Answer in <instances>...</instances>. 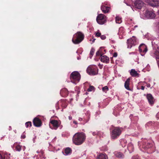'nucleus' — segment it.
Instances as JSON below:
<instances>
[{
  "label": "nucleus",
  "mask_w": 159,
  "mask_h": 159,
  "mask_svg": "<svg viewBox=\"0 0 159 159\" xmlns=\"http://www.w3.org/2000/svg\"><path fill=\"white\" fill-rule=\"evenodd\" d=\"M69 119L70 120H72V116H69Z\"/></svg>",
  "instance_id": "nucleus-42"
},
{
  "label": "nucleus",
  "mask_w": 159,
  "mask_h": 159,
  "mask_svg": "<svg viewBox=\"0 0 159 159\" xmlns=\"http://www.w3.org/2000/svg\"><path fill=\"white\" fill-rule=\"evenodd\" d=\"M158 114H159V112L157 114V116Z\"/></svg>",
  "instance_id": "nucleus-48"
},
{
  "label": "nucleus",
  "mask_w": 159,
  "mask_h": 159,
  "mask_svg": "<svg viewBox=\"0 0 159 159\" xmlns=\"http://www.w3.org/2000/svg\"><path fill=\"white\" fill-rule=\"evenodd\" d=\"M86 139V136L83 133H77L74 136L73 139V143L76 145L82 144Z\"/></svg>",
  "instance_id": "nucleus-1"
},
{
  "label": "nucleus",
  "mask_w": 159,
  "mask_h": 159,
  "mask_svg": "<svg viewBox=\"0 0 159 159\" xmlns=\"http://www.w3.org/2000/svg\"><path fill=\"white\" fill-rule=\"evenodd\" d=\"M121 129L119 127H115L112 130L111 137L113 139L117 138L121 133Z\"/></svg>",
  "instance_id": "nucleus-3"
},
{
  "label": "nucleus",
  "mask_w": 159,
  "mask_h": 159,
  "mask_svg": "<svg viewBox=\"0 0 159 159\" xmlns=\"http://www.w3.org/2000/svg\"><path fill=\"white\" fill-rule=\"evenodd\" d=\"M94 90V87L93 86H90L87 89L88 92H91Z\"/></svg>",
  "instance_id": "nucleus-31"
},
{
  "label": "nucleus",
  "mask_w": 159,
  "mask_h": 159,
  "mask_svg": "<svg viewBox=\"0 0 159 159\" xmlns=\"http://www.w3.org/2000/svg\"><path fill=\"white\" fill-rule=\"evenodd\" d=\"M145 17L148 19L154 18L156 16L155 13L152 11L146 10L144 12Z\"/></svg>",
  "instance_id": "nucleus-8"
},
{
  "label": "nucleus",
  "mask_w": 159,
  "mask_h": 159,
  "mask_svg": "<svg viewBox=\"0 0 159 159\" xmlns=\"http://www.w3.org/2000/svg\"><path fill=\"white\" fill-rule=\"evenodd\" d=\"M100 36L102 40H104V39H105L106 38V37L104 35H101V36Z\"/></svg>",
  "instance_id": "nucleus-34"
},
{
  "label": "nucleus",
  "mask_w": 159,
  "mask_h": 159,
  "mask_svg": "<svg viewBox=\"0 0 159 159\" xmlns=\"http://www.w3.org/2000/svg\"><path fill=\"white\" fill-rule=\"evenodd\" d=\"M37 153H39V152H38V151H37Z\"/></svg>",
  "instance_id": "nucleus-52"
},
{
  "label": "nucleus",
  "mask_w": 159,
  "mask_h": 159,
  "mask_svg": "<svg viewBox=\"0 0 159 159\" xmlns=\"http://www.w3.org/2000/svg\"><path fill=\"white\" fill-rule=\"evenodd\" d=\"M100 60L102 62L106 63H108L110 61L109 58L106 55L101 56Z\"/></svg>",
  "instance_id": "nucleus-16"
},
{
  "label": "nucleus",
  "mask_w": 159,
  "mask_h": 159,
  "mask_svg": "<svg viewBox=\"0 0 159 159\" xmlns=\"http://www.w3.org/2000/svg\"><path fill=\"white\" fill-rule=\"evenodd\" d=\"M139 50L141 55L143 56L147 51L148 49L145 45L142 44L139 47Z\"/></svg>",
  "instance_id": "nucleus-9"
},
{
  "label": "nucleus",
  "mask_w": 159,
  "mask_h": 159,
  "mask_svg": "<svg viewBox=\"0 0 159 159\" xmlns=\"http://www.w3.org/2000/svg\"><path fill=\"white\" fill-rule=\"evenodd\" d=\"M115 155L118 158H123L124 157V155L123 154L120 152H115L114 153Z\"/></svg>",
  "instance_id": "nucleus-23"
},
{
  "label": "nucleus",
  "mask_w": 159,
  "mask_h": 159,
  "mask_svg": "<svg viewBox=\"0 0 159 159\" xmlns=\"http://www.w3.org/2000/svg\"><path fill=\"white\" fill-rule=\"evenodd\" d=\"M84 37L83 33L80 32H77L74 35L72 41L75 44H79L83 40Z\"/></svg>",
  "instance_id": "nucleus-2"
},
{
  "label": "nucleus",
  "mask_w": 159,
  "mask_h": 159,
  "mask_svg": "<svg viewBox=\"0 0 159 159\" xmlns=\"http://www.w3.org/2000/svg\"><path fill=\"white\" fill-rule=\"evenodd\" d=\"M150 145V143H148V144L147 145V146L146 147H144L143 148L145 149H147L148 148H150V147H151V146Z\"/></svg>",
  "instance_id": "nucleus-33"
},
{
  "label": "nucleus",
  "mask_w": 159,
  "mask_h": 159,
  "mask_svg": "<svg viewBox=\"0 0 159 159\" xmlns=\"http://www.w3.org/2000/svg\"><path fill=\"white\" fill-rule=\"evenodd\" d=\"M95 40V39H93V40L92 41V43H93L94 42V41Z\"/></svg>",
  "instance_id": "nucleus-45"
},
{
  "label": "nucleus",
  "mask_w": 159,
  "mask_h": 159,
  "mask_svg": "<svg viewBox=\"0 0 159 159\" xmlns=\"http://www.w3.org/2000/svg\"><path fill=\"white\" fill-rule=\"evenodd\" d=\"M98 132L97 131H95V132H93V133H92V134H93V135H98Z\"/></svg>",
  "instance_id": "nucleus-35"
},
{
  "label": "nucleus",
  "mask_w": 159,
  "mask_h": 159,
  "mask_svg": "<svg viewBox=\"0 0 159 159\" xmlns=\"http://www.w3.org/2000/svg\"><path fill=\"white\" fill-rule=\"evenodd\" d=\"M50 123L52 125L54 129H57L59 126L60 123L56 120H51Z\"/></svg>",
  "instance_id": "nucleus-13"
},
{
  "label": "nucleus",
  "mask_w": 159,
  "mask_h": 159,
  "mask_svg": "<svg viewBox=\"0 0 159 159\" xmlns=\"http://www.w3.org/2000/svg\"><path fill=\"white\" fill-rule=\"evenodd\" d=\"M126 142V141L125 140H122L121 141V145H122V146H123V147H125V145H124V146H123L122 145V143H125V142Z\"/></svg>",
  "instance_id": "nucleus-36"
},
{
  "label": "nucleus",
  "mask_w": 159,
  "mask_h": 159,
  "mask_svg": "<svg viewBox=\"0 0 159 159\" xmlns=\"http://www.w3.org/2000/svg\"><path fill=\"white\" fill-rule=\"evenodd\" d=\"M106 16L102 14L98 15L96 18V20L98 23L100 25H103L107 21Z\"/></svg>",
  "instance_id": "nucleus-5"
},
{
  "label": "nucleus",
  "mask_w": 159,
  "mask_h": 159,
  "mask_svg": "<svg viewBox=\"0 0 159 159\" xmlns=\"http://www.w3.org/2000/svg\"><path fill=\"white\" fill-rule=\"evenodd\" d=\"M130 79L128 78L127 79L125 83V87L126 89L128 90H130V89L129 87Z\"/></svg>",
  "instance_id": "nucleus-20"
},
{
  "label": "nucleus",
  "mask_w": 159,
  "mask_h": 159,
  "mask_svg": "<svg viewBox=\"0 0 159 159\" xmlns=\"http://www.w3.org/2000/svg\"><path fill=\"white\" fill-rule=\"evenodd\" d=\"M126 3V5H128V6H129V5L128 4H127V3Z\"/></svg>",
  "instance_id": "nucleus-49"
},
{
  "label": "nucleus",
  "mask_w": 159,
  "mask_h": 159,
  "mask_svg": "<svg viewBox=\"0 0 159 159\" xmlns=\"http://www.w3.org/2000/svg\"><path fill=\"white\" fill-rule=\"evenodd\" d=\"M70 78L71 80L79 81L80 79V74L78 71H74L70 74Z\"/></svg>",
  "instance_id": "nucleus-6"
},
{
  "label": "nucleus",
  "mask_w": 159,
  "mask_h": 159,
  "mask_svg": "<svg viewBox=\"0 0 159 159\" xmlns=\"http://www.w3.org/2000/svg\"><path fill=\"white\" fill-rule=\"evenodd\" d=\"M87 72L91 75H95L98 74V69L95 66H90L86 70Z\"/></svg>",
  "instance_id": "nucleus-4"
},
{
  "label": "nucleus",
  "mask_w": 159,
  "mask_h": 159,
  "mask_svg": "<svg viewBox=\"0 0 159 159\" xmlns=\"http://www.w3.org/2000/svg\"><path fill=\"white\" fill-rule=\"evenodd\" d=\"M117 56V54L115 52L113 54V56L114 57H116Z\"/></svg>",
  "instance_id": "nucleus-39"
},
{
  "label": "nucleus",
  "mask_w": 159,
  "mask_h": 159,
  "mask_svg": "<svg viewBox=\"0 0 159 159\" xmlns=\"http://www.w3.org/2000/svg\"><path fill=\"white\" fill-rule=\"evenodd\" d=\"M79 120L80 121H81L82 120V119L81 118H79Z\"/></svg>",
  "instance_id": "nucleus-44"
},
{
  "label": "nucleus",
  "mask_w": 159,
  "mask_h": 159,
  "mask_svg": "<svg viewBox=\"0 0 159 159\" xmlns=\"http://www.w3.org/2000/svg\"><path fill=\"white\" fill-rule=\"evenodd\" d=\"M129 73L133 77H138L139 76V74L137 71L134 69H132L129 71Z\"/></svg>",
  "instance_id": "nucleus-14"
},
{
  "label": "nucleus",
  "mask_w": 159,
  "mask_h": 159,
  "mask_svg": "<svg viewBox=\"0 0 159 159\" xmlns=\"http://www.w3.org/2000/svg\"><path fill=\"white\" fill-rule=\"evenodd\" d=\"M102 48H101L100 49L96 52V56H100L101 57V56H102V54H103V53L102 52Z\"/></svg>",
  "instance_id": "nucleus-25"
},
{
  "label": "nucleus",
  "mask_w": 159,
  "mask_h": 159,
  "mask_svg": "<svg viewBox=\"0 0 159 159\" xmlns=\"http://www.w3.org/2000/svg\"><path fill=\"white\" fill-rule=\"evenodd\" d=\"M60 93L63 96H66L68 94V92L66 88H63L60 91Z\"/></svg>",
  "instance_id": "nucleus-17"
},
{
  "label": "nucleus",
  "mask_w": 159,
  "mask_h": 159,
  "mask_svg": "<svg viewBox=\"0 0 159 159\" xmlns=\"http://www.w3.org/2000/svg\"><path fill=\"white\" fill-rule=\"evenodd\" d=\"M149 2H148L151 6H159V0H149Z\"/></svg>",
  "instance_id": "nucleus-12"
},
{
  "label": "nucleus",
  "mask_w": 159,
  "mask_h": 159,
  "mask_svg": "<svg viewBox=\"0 0 159 159\" xmlns=\"http://www.w3.org/2000/svg\"><path fill=\"white\" fill-rule=\"evenodd\" d=\"M102 90L103 92L106 93L109 90L108 87L107 86H104L102 88Z\"/></svg>",
  "instance_id": "nucleus-27"
},
{
  "label": "nucleus",
  "mask_w": 159,
  "mask_h": 159,
  "mask_svg": "<svg viewBox=\"0 0 159 159\" xmlns=\"http://www.w3.org/2000/svg\"><path fill=\"white\" fill-rule=\"evenodd\" d=\"M154 56L157 59H159V52L158 51H156L154 53Z\"/></svg>",
  "instance_id": "nucleus-28"
},
{
  "label": "nucleus",
  "mask_w": 159,
  "mask_h": 159,
  "mask_svg": "<svg viewBox=\"0 0 159 159\" xmlns=\"http://www.w3.org/2000/svg\"><path fill=\"white\" fill-rule=\"evenodd\" d=\"M101 35V33L99 32V31L98 30L97 32L95 33V35L97 37H99Z\"/></svg>",
  "instance_id": "nucleus-32"
},
{
  "label": "nucleus",
  "mask_w": 159,
  "mask_h": 159,
  "mask_svg": "<svg viewBox=\"0 0 159 159\" xmlns=\"http://www.w3.org/2000/svg\"><path fill=\"white\" fill-rule=\"evenodd\" d=\"M0 159H5V157H3L0 154Z\"/></svg>",
  "instance_id": "nucleus-38"
},
{
  "label": "nucleus",
  "mask_w": 159,
  "mask_h": 159,
  "mask_svg": "<svg viewBox=\"0 0 159 159\" xmlns=\"http://www.w3.org/2000/svg\"><path fill=\"white\" fill-rule=\"evenodd\" d=\"M25 147L24 148H23V150H25Z\"/></svg>",
  "instance_id": "nucleus-47"
},
{
  "label": "nucleus",
  "mask_w": 159,
  "mask_h": 159,
  "mask_svg": "<svg viewBox=\"0 0 159 159\" xmlns=\"http://www.w3.org/2000/svg\"><path fill=\"white\" fill-rule=\"evenodd\" d=\"M147 87H150V84H147Z\"/></svg>",
  "instance_id": "nucleus-43"
},
{
  "label": "nucleus",
  "mask_w": 159,
  "mask_h": 159,
  "mask_svg": "<svg viewBox=\"0 0 159 159\" xmlns=\"http://www.w3.org/2000/svg\"><path fill=\"white\" fill-rule=\"evenodd\" d=\"M73 123H74L75 124H76V125L77 124V122L76 121H75V120H74L73 121Z\"/></svg>",
  "instance_id": "nucleus-41"
},
{
  "label": "nucleus",
  "mask_w": 159,
  "mask_h": 159,
  "mask_svg": "<svg viewBox=\"0 0 159 159\" xmlns=\"http://www.w3.org/2000/svg\"><path fill=\"white\" fill-rule=\"evenodd\" d=\"M137 27V25H135L134 26V27Z\"/></svg>",
  "instance_id": "nucleus-51"
},
{
  "label": "nucleus",
  "mask_w": 159,
  "mask_h": 159,
  "mask_svg": "<svg viewBox=\"0 0 159 159\" xmlns=\"http://www.w3.org/2000/svg\"><path fill=\"white\" fill-rule=\"evenodd\" d=\"M71 152L72 150L70 148H67L65 149L63 154L66 156L68 155L71 153Z\"/></svg>",
  "instance_id": "nucleus-21"
},
{
  "label": "nucleus",
  "mask_w": 159,
  "mask_h": 159,
  "mask_svg": "<svg viewBox=\"0 0 159 159\" xmlns=\"http://www.w3.org/2000/svg\"><path fill=\"white\" fill-rule=\"evenodd\" d=\"M136 43V39L134 36L127 40V48H131L133 46L135 45Z\"/></svg>",
  "instance_id": "nucleus-7"
},
{
  "label": "nucleus",
  "mask_w": 159,
  "mask_h": 159,
  "mask_svg": "<svg viewBox=\"0 0 159 159\" xmlns=\"http://www.w3.org/2000/svg\"><path fill=\"white\" fill-rule=\"evenodd\" d=\"M144 3L141 0H135L134 2V6L138 9H141L143 6Z\"/></svg>",
  "instance_id": "nucleus-10"
},
{
  "label": "nucleus",
  "mask_w": 159,
  "mask_h": 159,
  "mask_svg": "<svg viewBox=\"0 0 159 159\" xmlns=\"http://www.w3.org/2000/svg\"><path fill=\"white\" fill-rule=\"evenodd\" d=\"M132 159H139V158H135L134 157H132Z\"/></svg>",
  "instance_id": "nucleus-46"
},
{
  "label": "nucleus",
  "mask_w": 159,
  "mask_h": 159,
  "mask_svg": "<svg viewBox=\"0 0 159 159\" xmlns=\"http://www.w3.org/2000/svg\"><path fill=\"white\" fill-rule=\"evenodd\" d=\"M95 51V49L93 48H92L90 52V57L91 58L93 55Z\"/></svg>",
  "instance_id": "nucleus-29"
},
{
  "label": "nucleus",
  "mask_w": 159,
  "mask_h": 159,
  "mask_svg": "<svg viewBox=\"0 0 159 159\" xmlns=\"http://www.w3.org/2000/svg\"><path fill=\"white\" fill-rule=\"evenodd\" d=\"M14 147H15L16 151H20L21 150V146L19 144L17 143H15L14 144Z\"/></svg>",
  "instance_id": "nucleus-24"
},
{
  "label": "nucleus",
  "mask_w": 159,
  "mask_h": 159,
  "mask_svg": "<svg viewBox=\"0 0 159 159\" xmlns=\"http://www.w3.org/2000/svg\"><path fill=\"white\" fill-rule=\"evenodd\" d=\"M33 122L34 125L36 127H39L40 126L42 125L41 120L37 118H35L34 119Z\"/></svg>",
  "instance_id": "nucleus-11"
},
{
  "label": "nucleus",
  "mask_w": 159,
  "mask_h": 159,
  "mask_svg": "<svg viewBox=\"0 0 159 159\" xmlns=\"http://www.w3.org/2000/svg\"><path fill=\"white\" fill-rule=\"evenodd\" d=\"M116 21L117 23H121L122 22L121 18L119 16H116Z\"/></svg>",
  "instance_id": "nucleus-26"
},
{
  "label": "nucleus",
  "mask_w": 159,
  "mask_h": 159,
  "mask_svg": "<svg viewBox=\"0 0 159 159\" xmlns=\"http://www.w3.org/2000/svg\"><path fill=\"white\" fill-rule=\"evenodd\" d=\"M158 15H159V10L158 11Z\"/></svg>",
  "instance_id": "nucleus-50"
},
{
  "label": "nucleus",
  "mask_w": 159,
  "mask_h": 159,
  "mask_svg": "<svg viewBox=\"0 0 159 159\" xmlns=\"http://www.w3.org/2000/svg\"><path fill=\"white\" fill-rule=\"evenodd\" d=\"M25 125L27 128L31 127L32 125L30 121L26 122L25 124Z\"/></svg>",
  "instance_id": "nucleus-30"
},
{
  "label": "nucleus",
  "mask_w": 159,
  "mask_h": 159,
  "mask_svg": "<svg viewBox=\"0 0 159 159\" xmlns=\"http://www.w3.org/2000/svg\"><path fill=\"white\" fill-rule=\"evenodd\" d=\"M147 98L149 103L152 104L154 103L153 98L151 94H148L147 96Z\"/></svg>",
  "instance_id": "nucleus-18"
},
{
  "label": "nucleus",
  "mask_w": 159,
  "mask_h": 159,
  "mask_svg": "<svg viewBox=\"0 0 159 159\" xmlns=\"http://www.w3.org/2000/svg\"><path fill=\"white\" fill-rule=\"evenodd\" d=\"M21 138L22 139H25V134L24 133H23L21 135Z\"/></svg>",
  "instance_id": "nucleus-37"
},
{
  "label": "nucleus",
  "mask_w": 159,
  "mask_h": 159,
  "mask_svg": "<svg viewBox=\"0 0 159 159\" xmlns=\"http://www.w3.org/2000/svg\"><path fill=\"white\" fill-rule=\"evenodd\" d=\"M97 159H108L106 155L103 153H100L97 157Z\"/></svg>",
  "instance_id": "nucleus-19"
},
{
  "label": "nucleus",
  "mask_w": 159,
  "mask_h": 159,
  "mask_svg": "<svg viewBox=\"0 0 159 159\" xmlns=\"http://www.w3.org/2000/svg\"><path fill=\"white\" fill-rule=\"evenodd\" d=\"M101 9L103 13H105L109 12L111 8L108 7L106 6L103 5L101 7Z\"/></svg>",
  "instance_id": "nucleus-15"
},
{
  "label": "nucleus",
  "mask_w": 159,
  "mask_h": 159,
  "mask_svg": "<svg viewBox=\"0 0 159 159\" xmlns=\"http://www.w3.org/2000/svg\"><path fill=\"white\" fill-rule=\"evenodd\" d=\"M129 151V153H131L134 151V147L133 145L131 143H129L128 144L127 147Z\"/></svg>",
  "instance_id": "nucleus-22"
},
{
  "label": "nucleus",
  "mask_w": 159,
  "mask_h": 159,
  "mask_svg": "<svg viewBox=\"0 0 159 159\" xmlns=\"http://www.w3.org/2000/svg\"><path fill=\"white\" fill-rule=\"evenodd\" d=\"M144 87L143 86H142L141 87V89L142 90H144Z\"/></svg>",
  "instance_id": "nucleus-40"
}]
</instances>
